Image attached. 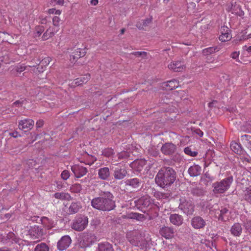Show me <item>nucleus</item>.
<instances>
[{"instance_id":"nucleus-1","label":"nucleus","mask_w":251,"mask_h":251,"mask_svg":"<svg viewBox=\"0 0 251 251\" xmlns=\"http://www.w3.org/2000/svg\"><path fill=\"white\" fill-rule=\"evenodd\" d=\"M113 196L110 192H107L100 197L93 199L91 201L92 206L98 210L110 211L115 206Z\"/></svg>"},{"instance_id":"nucleus-2","label":"nucleus","mask_w":251,"mask_h":251,"mask_svg":"<svg viewBox=\"0 0 251 251\" xmlns=\"http://www.w3.org/2000/svg\"><path fill=\"white\" fill-rule=\"evenodd\" d=\"M175 180L176 173L173 169L170 167L161 169L155 178L156 183L162 188L170 186Z\"/></svg>"},{"instance_id":"nucleus-3","label":"nucleus","mask_w":251,"mask_h":251,"mask_svg":"<svg viewBox=\"0 0 251 251\" xmlns=\"http://www.w3.org/2000/svg\"><path fill=\"white\" fill-rule=\"evenodd\" d=\"M126 238L132 245L139 247L141 249L147 248L148 243L138 231H128L126 234Z\"/></svg>"},{"instance_id":"nucleus-4","label":"nucleus","mask_w":251,"mask_h":251,"mask_svg":"<svg viewBox=\"0 0 251 251\" xmlns=\"http://www.w3.org/2000/svg\"><path fill=\"white\" fill-rule=\"evenodd\" d=\"M233 182V177L229 176L220 181L212 184L213 191L214 194H222L226 192L230 187Z\"/></svg>"},{"instance_id":"nucleus-5","label":"nucleus","mask_w":251,"mask_h":251,"mask_svg":"<svg viewBox=\"0 0 251 251\" xmlns=\"http://www.w3.org/2000/svg\"><path fill=\"white\" fill-rule=\"evenodd\" d=\"M88 223V219L84 216H79L76 217L73 221L71 227L76 231H82L87 226Z\"/></svg>"},{"instance_id":"nucleus-6","label":"nucleus","mask_w":251,"mask_h":251,"mask_svg":"<svg viewBox=\"0 0 251 251\" xmlns=\"http://www.w3.org/2000/svg\"><path fill=\"white\" fill-rule=\"evenodd\" d=\"M60 19L58 16H54L52 18L53 27H50L47 31L43 34V40H46L53 36L59 30Z\"/></svg>"},{"instance_id":"nucleus-7","label":"nucleus","mask_w":251,"mask_h":251,"mask_svg":"<svg viewBox=\"0 0 251 251\" xmlns=\"http://www.w3.org/2000/svg\"><path fill=\"white\" fill-rule=\"evenodd\" d=\"M179 207L187 215H191L194 212V206L190 200L186 201L185 199H180Z\"/></svg>"},{"instance_id":"nucleus-8","label":"nucleus","mask_w":251,"mask_h":251,"mask_svg":"<svg viewBox=\"0 0 251 251\" xmlns=\"http://www.w3.org/2000/svg\"><path fill=\"white\" fill-rule=\"evenodd\" d=\"M71 239L69 235H65L58 241L57 248L60 251H64L68 248L71 243Z\"/></svg>"},{"instance_id":"nucleus-9","label":"nucleus","mask_w":251,"mask_h":251,"mask_svg":"<svg viewBox=\"0 0 251 251\" xmlns=\"http://www.w3.org/2000/svg\"><path fill=\"white\" fill-rule=\"evenodd\" d=\"M39 219L43 226L47 229L51 228L55 225L54 222L46 217H42V218H39V217H31L30 220L31 221H37Z\"/></svg>"},{"instance_id":"nucleus-10","label":"nucleus","mask_w":251,"mask_h":251,"mask_svg":"<svg viewBox=\"0 0 251 251\" xmlns=\"http://www.w3.org/2000/svg\"><path fill=\"white\" fill-rule=\"evenodd\" d=\"M71 170L75 176L77 178L84 176L87 172L86 168L78 165H75L72 166Z\"/></svg>"},{"instance_id":"nucleus-11","label":"nucleus","mask_w":251,"mask_h":251,"mask_svg":"<svg viewBox=\"0 0 251 251\" xmlns=\"http://www.w3.org/2000/svg\"><path fill=\"white\" fill-rule=\"evenodd\" d=\"M1 241L5 244L15 243L20 245L22 242V240L16 237L13 232H9L6 236H3Z\"/></svg>"},{"instance_id":"nucleus-12","label":"nucleus","mask_w":251,"mask_h":251,"mask_svg":"<svg viewBox=\"0 0 251 251\" xmlns=\"http://www.w3.org/2000/svg\"><path fill=\"white\" fill-rule=\"evenodd\" d=\"M221 34L219 36V40L222 42H226L231 38L230 30L226 26H223L220 29Z\"/></svg>"},{"instance_id":"nucleus-13","label":"nucleus","mask_w":251,"mask_h":251,"mask_svg":"<svg viewBox=\"0 0 251 251\" xmlns=\"http://www.w3.org/2000/svg\"><path fill=\"white\" fill-rule=\"evenodd\" d=\"M86 54L85 50L84 49L78 48L75 50L70 55V60L72 63L76 62V59L84 56Z\"/></svg>"},{"instance_id":"nucleus-14","label":"nucleus","mask_w":251,"mask_h":251,"mask_svg":"<svg viewBox=\"0 0 251 251\" xmlns=\"http://www.w3.org/2000/svg\"><path fill=\"white\" fill-rule=\"evenodd\" d=\"M34 124V122L33 120L25 119L19 122V127L20 129L28 130L32 128Z\"/></svg>"},{"instance_id":"nucleus-15","label":"nucleus","mask_w":251,"mask_h":251,"mask_svg":"<svg viewBox=\"0 0 251 251\" xmlns=\"http://www.w3.org/2000/svg\"><path fill=\"white\" fill-rule=\"evenodd\" d=\"M29 234L33 239H39L42 237L43 232L38 226H34L29 229Z\"/></svg>"},{"instance_id":"nucleus-16","label":"nucleus","mask_w":251,"mask_h":251,"mask_svg":"<svg viewBox=\"0 0 251 251\" xmlns=\"http://www.w3.org/2000/svg\"><path fill=\"white\" fill-rule=\"evenodd\" d=\"M168 68L174 72H181L184 70L185 67L183 63L180 61H173L168 66Z\"/></svg>"},{"instance_id":"nucleus-17","label":"nucleus","mask_w":251,"mask_h":251,"mask_svg":"<svg viewBox=\"0 0 251 251\" xmlns=\"http://www.w3.org/2000/svg\"><path fill=\"white\" fill-rule=\"evenodd\" d=\"M191 224L194 228L200 229L203 228L205 226V222L201 217L197 216L192 219Z\"/></svg>"},{"instance_id":"nucleus-18","label":"nucleus","mask_w":251,"mask_h":251,"mask_svg":"<svg viewBox=\"0 0 251 251\" xmlns=\"http://www.w3.org/2000/svg\"><path fill=\"white\" fill-rule=\"evenodd\" d=\"M176 146L172 143H167L161 147L162 152L165 155H169L174 153L176 150Z\"/></svg>"},{"instance_id":"nucleus-19","label":"nucleus","mask_w":251,"mask_h":251,"mask_svg":"<svg viewBox=\"0 0 251 251\" xmlns=\"http://www.w3.org/2000/svg\"><path fill=\"white\" fill-rule=\"evenodd\" d=\"M145 159L135 160L130 164V167L136 171H141L146 165Z\"/></svg>"},{"instance_id":"nucleus-20","label":"nucleus","mask_w":251,"mask_h":251,"mask_svg":"<svg viewBox=\"0 0 251 251\" xmlns=\"http://www.w3.org/2000/svg\"><path fill=\"white\" fill-rule=\"evenodd\" d=\"M139 202L145 207H148L150 206H151L152 204L157 206L158 207H159L156 203L153 202V201L149 196H145L142 197L139 200Z\"/></svg>"},{"instance_id":"nucleus-21","label":"nucleus","mask_w":251,"mask_h":251,"mask_svg":"<svg viewBox=\"0 0 251 251\" xmlns=\"http://www.w3.org/2000/svg\"><path fill=\"white\" fill-rule=\"evenodd\" d=\"M174 230L169 227H164L160 229V234L166 239L172 238L174 236Z\"/></svg>"},{"instance_id":"nucleus-22","label":"nucleus","mask_w":251,"mask_h":251,"mask_svg":"<svg viewBox=\"0 0 251 251\" xmlns=\"http://www.w3.org/2000/svg\"><path fill=\"white\" fill-rule=\"evenodd\" d=\"M170 220L171 223L173 225L179 226L182 224L183 219L181 215L177 214H174L171 215L170 216Z\"/></svg>"},{"instance_id":"nucleus-23","label":"nucleus","mask_w":251,"mask_h":251,"mask_svg":"<svg viewBox=\"0 0 251 251\" xmlns=\"http://www.w3.org/2000/svg\"><path fill=\"white\" fill-rule=\"evenodd\" d=\"M230 232L234 236L239 237L242 232V227L240 224L235 223L230 228Z\"/></svg>"},{"instance_id":"nucleus-24","label":"nucleus","mask_w":251,"mask_h":251,"mask_svg":"<svg viewBox=\"0 0 251 251\" xmlns=\"http://www.w3.org/2000/svg\"><path fill=\"white\" fill-rule=\"evenodd\" d=\"M201 167L199 165L194 164L189 168L188 172L190 176H196L201 174Z\"/></svg>"},{"instance_id":"nucleus-25","label":"nucleus","mask_w":251,"mask_h":251,"mask_svg":"<svg viewBox=\"0 0 251 251\" xmlns=\"http://www.w3.org/2000/svg\"><path fill=\"white\" fill-rule=\"evenodd\" d=\"M98 176L102 180L107 179L110 176V171L108 167L101 168L98 170Z\"/></svg>"},{"instance_id":"nucleus-26","label":"nucleus","mask_w":251,"mask_h":251,"mask_svg":"<svg viewBox=\"0 0 251 251\" xmlns=\"http://www.w3.org/2000/svg\"><path fill=\"white\" fill-rule=\"evenodd\" d=\"M95 240V236L92 234H87L83 237V241L84 243V247H89L92 245Z\"/></svg>"},{"instance_id":"nucleus-27","label":"nucleus","mask_w":251,"mask_h":251,"mask_svg":"<svg viewBox=\"0 0 251 251\" xmlns=\"http://www.w3.org/2000/svg\"><path fill=\"white\" fill-rule=\"evenodd\" d=\"M126 174V171L125 169L117 168L114 173V176L115 179H122Z\"/></svg>"},{"instance_id":"nucleus-28","label":"nucleus","mask_w":251,"mask_h":251,"mask_svg":"<svg viewBox=\"0 0 251 251\" xmlns=\"http://www.w3.org/2000/svg\"><path fill=\"white\" fill-rule=\"evenodd\" d=\"M242 143L250 151H251V136L250 135H243L241 137Z\"/></svg>"},{"instance_id":"nucleus-29","label":"nucleus","mask_w":251,"mask_h":251,"mask_svg":"<svg viewBox=\"0 0 251 251\" xmlns=\"http://www.w3.org/2000/svg\"><path fill=\"white\" fill-rule=\"evenodd\" d=\"M98 249L99 251H114L112 245L108 242L100 243Z\"/></svg>"},{"instance_id":"nucleus-30","label":"nucleus","mask_w":251,"mask_h":251,"mask_svg":"<svg viewBox=\"0 0 251 251\" xmlns=\"http://www.w3.org/2000/svg\"><path fill=\"white\" fill-rule=\"evenodd\" d=\"M81 208V205L79 202H73L69 207V211L71 214L77 213Z\"/></svg>"},{"instance_id":"nucleus-31","label":"nucleus","mask_w":251,"mask_h":251,"mask_svg":"<svg viewBox=\"0 0 251 251\" xmlns=\"http://www.w3.org/2000/svg\"><path fill=\"white\" fill-rule=\"evenodd\" d=\"M230 148L232 151L237 154H241L243 151L241 145L235 142L231 143Z\"/></svg>"},{"instance_id":"nucleus-32","label":"nucleus","mask_w":251,"mask_h":251,"mask_svg":"<svg viewBox=\"0 0 251 251\" xmlns=\"http://www.w3.org/2000/svg\"><path fill=\"white\" fill-rule=\"evenodd\" d=\"M168 89L172 90L178 87L179 82L176 79L171 80L164 83Z\"/></svg>"},{"instance_id":"nucleus-33","label":"nucleus","mask_w":251,"mask_h":251,"mask_svg":"<svg viewBox=\"0 0 251 251\" xmlns=\"http://www.w3.org/2000/svg\"><path fill=\"white\" fill-rule=\"evenodd\" d=\"M90 78V75L89 74L85 75L83 76L84 80H82L81 77L77 78L74 80L75 84V85L78 86L83 83H85L88 81Z\"/></svg>"},{"instance_id":"nucleus-34","label":"nucleus","mask_w":251,"mask_h":251,"mask_svg":"<svg viewBox=\"0 0 251 251\" xmlns=\"http://www.w3.org/2000/svg\"><path fill=\"white\" fill-rule=\"evenodd\" d=\"M54 197L57 199L61 200H69L71 198V196L70 195L66 193L61 192V193H55L54 194Z\"/></svg>"},{"instance_id":"nucleus-35","label":"nucleus","mask_w":251,"mask_h":251,"mask_svg":"<svg viewBox=\"0 0 251 251\" xmlns=\"http://www.w3.org/2000/svg\"><path fill=\"white\" fill-rule=\"evenodd\" d=\"M125 182L126 185L131 186L134 188L137 187L139 185V180L137 178L127 179Z\"/></svg>"},{"instance_id":"nucleus-36","label":"nucleus","mask_w":251,"mask_h":251,"mask_svg":"<svg viewBox=\"0 0 251 251\" xmlns=\"http://www.w3.org/2000/svg\"><path fill=\"white\" fill-rule=\"evenodd\" d=\"M154 197L158 200H167L169 198L168 194H164L159 191H154L153 193Z\"/></svg>"},{"instance_id":"nucleus-37","label":"nucleus","mask_w":251,"mask_h":251,"mask_svg":"<svg viewBox=\"0 0 251 251\" xmlns=\"http://www.w3.org/2000/svg\"><path fill=\"white\" fill-rule=\"evenodd\" d=\"M126 217L128 219H136L139 221L143 218V215L137 213L131 212L127 214Z\"/></svg>"},{"instance_id":"nucleus-38","label":"nucleus","mask_w":251,"mask_h":251,"mask_svg":"<svg viewBox=\"0 0 251 251\" xmlns=\"http://www.w3.org/2000/svg\"><path fill=\"white\" fill-rule=\"evenodd\" d=\"M34 251H49V248L46 244L42 243L36 246Z\"/></svg>"},{"instance_id":"nucleus-39","label":"nucleus","mask_w":251,"mask_h":251,"mask_svg":"<svg viewBox=\"0 0 251 251\" xmlns=\"http://www.w3.org/2000/svg\"><path fill=\"white\" fill-rule=\"evenodd\" d=\"M230 11L232 14H235L239 16H242L244 15L243 11L241 9L240 7L238 5H235L233 8L231 7Z\"/></svg>"},{"instance_id":"nucleus-40","label":"nucleus","mask_w":251,"mask_h":251,"mask_svg":"<svg viewBox=\"0 0 251 251\" xmlns=\"http://www.w3.org/2000/svg\"><path fill=\"white\" fill-rule=\"evenodd\" d=\"M218 50L217 47H209L203 50L202 53L204 55H208L216 52Z\"/></svg>"},{"instance_id":"nucleus-41","label":"nucleus","mask_w":251,"mask_h":251,"mask_svg":"<svg viewBox=\"0 0 251 251\" xmlns=\"http://www.w3.org/2000/svg\"><path fill=\"white\" fill-rule=\"evenodd\" d=\"M142 22L143 23V25H140L139 24H137V27L140 29H143L144 28L148 26L150 24L151 22V18H148L146 20H142Z\"/></svg>"},{"instance_id":"nucleus-42","label":"nucleus","mask_w":251,"mask_h":251,"mask_svg":"<svg viewBox=\"0 0 251 251\" xmlns=\"http://www.w3.org/2000/svg\"><path fill=\"white\" fill-rule=\"evenodd\" d=\"M228 212V210L226 208H223L220 211V214L218 218L219 220L223 221L228 220V218L226 216V214Z\"/></svg>"},{"instance_id":"nucleus-43","label":"nucleus","mask_w":251,"mask_h":251,"mask_svg":"<svg viewBox=\"0 0 251 251\" xmlns=\"http://www.w3.org/2000/svg\"><path fill=\"white\" fill-rule=\"evenodd\" d=\"M244 198L247 201L251 202V186L247 188L244 191Z\"/></svg>"},{"instance_id":"nucleus-44","label":"nucleus","mask_w":251,"mask_h":251,"mask_svg":"<svg viewBox=\"0 0 251 251\" xmlns=\"http://www.w3.org/2000/svg\"><path fill=\"white\" fill-rule=\"evenodd\" d=\"M184 152L191 156L194 157L197 155L198 152L195 151H192L190 147H186L184 150Z\"/></svg>"},{"instance_id":"nucleus-45","label":"nucleus","mask_w":251,"mask_h":251,"mask_svg":"<svg viewBox=\"0 0 251 251\" xmlns=\"http://www.w3.org/2000/svg\"><path fill=\"white\" fill-rule=\"evenodd\" d=\"M70 190L74 193H79L81 190V186L79 184H75L71 187Z\"/></svg>"},{"instance_id":"nucleus-46","label":"nucleus","mask_w":251,"mask_h":251,"mask_svg":"<svg viewBox=\"0 0 251 251\" xmlns=\"http://www.w3.org/2000/svg\"><path fill=\"white\" fill-rule=\"evenodd\" d=\"M129 156L130 154L129 152L126 151H122L118 154V157L120 159L126 158Z\"/></svg>"},{"instance_id":"nucleus-47","label":"nucleus","mask_w":251,"mask_h":251,"mask_svg":"<svg viewBox=\"0 0 251 251\" xmlns=\"http://www.w3.org/2000/svg\"><path fill=\"white\" fill-rule=\"evenodd\" d=\"M113 153V150L111 149H107L103 151L102 154L105 156L109 157Z\"/></svg>"},{"instance_id":"nucleus-48","label":"nucleus","mask_w":251,"mask_h":251,"mask_svg":"<svg viewBox=\"0 0 251 251\" xmlns=\"http://www.w3.org/2000/svg\"><path fill=\"white\" fill-rule=\"evenodd\" d=\"M51 58L49 57H47L45 58H44L41 62H40V65L41 66H47L49 64L50 62L51 61Z\"/></svg>"},{"instance_id":"nucleus-49","label":"nucleus","mask_w":251,"mask_h":251,"mask_svg":"<svg viewBox=\"0 0 251 251\" xmlns=\"http://www.w3.org/2000/svg\"><path fill=\"white\" fill-rule=\"evenodd\" d=\"M48 13L50 14H55L57 15H59L61 13V11L60 10H56L55 8H51L49 9Z\"/></svg>"},{"instance_id":"nucleus-50","label":"nucleus","mask_w":251,"mask_h":251,"mask_svg":"<svg viewBox=\"0 0 251 251\" xmlns=\"http://www.w3.org/2000/svg\"><path fill=\"white\" fill-rule=\"evenodd\" d=\"M244 226L246 229L250 233H251V221L247 220L244 223Z\"/></svg>"},{"instance_id":"nucleus-51","label":"nucleus","mask_w":251,"mask_h":251,"mask_svg":"<svg viewBox=\"0 0 251 251\" xmlns=\"http://www.w3.org/2000/svg\"><path fill=\"white\" fill-rule=\"evenodd\" d=\"M61 177L64 180H67L70 176L69 171L67 170L63 171L61 175Z\"/></svg>"},{"instance_id":"nucleus-52","label":"nucleus","mask_w":251,"mask_h":251,"mask_svg":"<svg viewBox=\"0 0 251 251\" xmlns=\"http://www.w3.org/2000/svg\"><path fill=\"white\" fill-rule=\"evenodd\" d=\"M44 31V28L42 26H39L36 28V36H39Z\"/></svg>"},{"instance_id":"nucleus-53","label":"nucleus","mask_w":251,"mask_h":251,"mask_svg":"<svg viewBox=\"0 0 251 251\" xmlns=\"http://www.w3.org/2000/svg\"><path fill=\"white\" fill-rule=\"evenodd\" d=\"M25 70V67L24 65H20L17 66L16 68V71L17 72L21 73Z\"/></svg>"},{"instance_id":"nucleus-54","label":"nucleus","mask_w":251,"mask_h":251,"mask_svg":"<svg viewBox=\"0 0 251 251\" xmlns=\"http://www.w3.org/2000/svg\"><path fill=\"white\" fill-rule=\"evenodd\" d=\"M44 125V121L42 120H39L37 121L36 126L37 128H40Z\"/></svg>"},{"instance_id":"nucleus-55","label":"nucleus","mask_w":251,"mask_h":251,"mask_svg":"<svg viewBox=\"0 0 251 251\" xmlns=\"http://www.w3.org/2000/svg\"><path fill=\"white\" fill-rule=\"evenodd\" d=\"M239 55V51H234L231 53V57L233 59H237V58H238Z\"/></svg>"},{"instance_id":"nucleus-56","label":"nucleus","mask_w":251,"mask_h":251,"mask_svg":"<svg viewBox=\"0 0 251 251\" xmlns=\"http://www.w3.org/2000/svg\"><path fill=\"white\" fill-rule=\"evenodd\" d=\"M243 49L244 50L247 51L248 53H251V46H247L246 45L244 46L243 47Z\"/></svg>"},{"instance_id":"nucleus-57","label":"nucleus","mask_w":251,"mask_h":251,"mask_svg":"<svg viewBox=\"0 0 251 251\" xmlns=\"http://www.w3.org/2000/svg\"><path fill=\"white\" fill-rule=\"evenodd\" d=\"M146 53L145 52H141V51H137V52H134L133 53V54H134L135 55H136V56H140L142 54H145Z\"/></svg>"},{"instance_id":"nucleus-58","label":"nucleus","mask_w":251,"mask_h":251,"mask_svg":"<svg viewBox=\"0 0 251 251\" xmlns=\"http://www.w3.org/2000/svg\"><path fill=\"white\" fill-rule=\"evenodd\" d=\"M55 2L59 5H62L64 3V0H54Z\"/></svg>"},{"instance_id":"nucleus-59","label":"nucleus","mask_w":251,"mask_h":251,"mask_svg":"<svg viewBox=\"0 0 251 251\" xmlns=\"http://www.w3.org/2000/svg\"><path fill=\"white\" fill-rule=\"evenodd\" d=\"M98 0H91L90 3L93 5H96L98 4Z\"/></svg>"},{"instance_id":"nucleus-60","label":"nucleus","mask_w":251,"mask_h":251,"mask_svg":"<svg viewBox=\"0 0 251 251\" xmlns=\"http://www.w3.org/2000/svg\"><path fill=\"white\" fill-rule=\"evenodd\" d=\"M10 135L13 137H17L18 135V133L17 132H14L12 133H10Z\"/></svg>"},{"instance_id":"nucleus-61","label":"nucleus","mask_w":251,"mask_h":251,"mask_svg":"<svg viewBox=\"0 0 251 251\" xmlns=\"http://www.w3.org/2000/svg\"><path fill=\"white\" fill-rule=\"evenodd\" d=\"M13 105H21V103L19 101H16L14 103Z\"/></svg>"},{"instance_id":"nucleus-62","label":"nucleus","mask_w":251,"mask_h":251,"mask_svg":"<svg viewBox=\"0 0 251 251\" xmlns=\"http://www.w3.org/2000/svg\"><path fill=\"white\" fill-rule=\"evenodd\" d=\"M0 251H10L8 249H0Z\"/></svg>"},{"instance_id":"nucleus-63","label":"nucleus","mask_w":251,"mask_h":251,"mask_svg":"<svg viewBox=\"0 0 251 251\" xmlns=\"http://www.w3.org/2000/svg\"><path fill=\"white\" fill-rule=\"evenodd\" d=\"M203 132H202V131H200V133H199V135L201 137L202 136H203Z\"/></svg>"},{"instance_id":"nucleus-64","label":"nucleus","mask_w":251,"mask_h":251,"mask_svg":"<svg viewBox=\"0 0 251 251\" xmlns=\"http://www.w3.org/2000/svg\"><path fill=\"white\" fill-rule=\"evenodd\" d=\"M96 160V158H94V157H92V162L90 164H92L93 163H94V161H95Z\"/></svg>"}]
</instances>
